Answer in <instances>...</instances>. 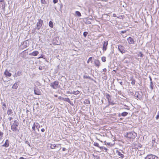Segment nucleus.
<instances>
[{
  "label": "nucleus",
  "mask_w": 159,
  "mask_h": 159,
  "mask_svg": "<svg viewBox=\"0 0 159 159\" xmlns=\"http://www.w3.org/2000/svg\"><path fill=\"white\" fill-rule=\"evenodd\" d=\"M8 119H9V120L10 121H11L12 120V117H9L8 118Z\"/></svg>",
  "instance_id": "obj_56"
},
{
  "label": "nucleus",
  "mask_w": 159,
  "mask_h": 159,
  "mask_svg": "<svg viewBox=\"0 0 159 159\" xmlns=\"http://www.w3.org/2000/svg\"><path fill=\"white\" fill-rule=\"evenodd\" d=\"M41 2L43 4H45L46 2L45 0H41Z\"/></svg>",
  "instance_id": "obj_40"
},
{
  "label": "nucleus",
  "mask_w": 159,
  "mask_h": 159,
  "mask_svg": "<svg viewBox=\"0 0 159 159\" xmlns=\"http://www.w3.org/2000/svg\"><path fill=\"white\" fill-rule=\"evenodd\" d=\"M131 84H135V82L134 81H132L131 82Z\"/></svg>",
  "instance_id": "obj_53"
},
{
  "label": "nucleus",
  "mask_w": 159,
  "mask_h": 159,
  "mask_svg": "<svg viewBox=\"0 0 159 159\" xmlns=\"http://www.w3.org/2000/svg\"><path fill=\"white\" fill-rule=\"evenodd\" d=\"M57 147L55 144H51L50 148L51 149H54Z\"/></svg>",
  "instance_id": "obj_28"
},
{
  "label": "nucleus",
  "mask_w": 159,
  "mask_h": 159,
  "mask_svg": "<svg viewBox=\"0 0 159 159\" xmlns=\"http://www.w3.org/2000/svg\"><path fill=\"white\" fill-rule=\"evenodd\" d=\"M118 116L119 117H120L121 116V115L120 113H119L118 114Z\"/></svg>",
  "instance_id": "obj_57"
},
{
  "label": "nucleus",
  "mask_w": 159,
  "mask_h": 159,
  "mask_svg": "<svg viewBox=\"0 0 159 159\" xmlns=\"http://www.w3.org/2000/svg\"><path fill=\"white\" fill-rule=\"evenodd\" d=\"M107 71V69L106 68H104L103 69V72H104L103 73H105V72Z\"/></svg>",
  "instance_id": "obj_45"
},
{
  "label": "nucleus",
  "mask_w": 159,
  "mask_h": 159,
  "mask_svg": "<svg viewBox=\"0 0 159 159\" xmlns=\"http://www.w3.org/2000/svg\"><path fill=\"white\" fill-rule=\"evenodd\" d=\"M3 134V133L2 132L0 131V139H1L2 137Z\"/></svg>",
  "instance_id": "obj_39"
},
{
  "label": "nucleus",
  "mask_w": 159,
  "mask_h": 159,
  "mask_svg": "<svg viewBox=\"0 0 159 159\" xmlns=\"http://www.w3.org/2000/svg\"><path fill=\"white\" fill-rule=\"evenodd\" d=\"M75 13L76 15L77 16H78L79 17H80L81 16L80 13L79 11H76Z\"/></svg>",
  "instance_id": "obj_23"
},
{
  "label": "nucleus",
  "mask_w": 159,
  "mask_h": 159,
  "mask_svg": "<svg viewBox=\"0 0 159 159\" xmlns=\"http://www.w3.org/2000/svg\"><path fill=\"white\" fill-rule=\"evenodd\" d=\"M43 69V67L42 66H39V69L40 70H42Z\"/></svg>",
  "instance_id": "obj_43"
},
{
  "label": "nucleus",
  "mask_w": 159,
  "mask_h": 159,
  "mask_svg": "<svg viewBox=\"0 0 159 159\" xmlns=\"http://www.w3.org/2000/svg\"><path fill=\"white\" fill-rule=\"evenodd\" d=\"M108 45V42L107 41H105L104 42L103 45V50L105 51L107 49V47Z\"/></svg>",
  "instance_id": "obj_9"
},
{
  "label": "nucleus",
  "mask_w": 159,
  "mask_h": 159,
  "mask_svg": "<svg viewBox=\"0 0 159 159\" xmlns=\"http://www.w3.org/2000/svg\"><path fill=\"white\" fill-rule=\"evenodd\" d=\"M128 112H122V113H121V116L125 117L126 116L128 115Z\"/></svg>",
  "instance_id": "obj_24"
},
{
  "label": "nucleus",
  "mask_w": 159,
  "mask_h": 159,
  "mask_svg": "<svg viewBox=\"0 0 159 159\" xmlns=\"http://www.w3.org/2000/svg\"><path fill=\"white\" fill-rule=\"evenodd\" d=\"M114 104V103H113L111 101V103H110V104Z\"/></svg>",
  "instance_id": "obj_62"
},
{
  "label": "nucleus",
  "mask_w": 159,
  "mask_h": 159,
  "mask_svg": "<svg viewBox=\"0 0 159 159\" xmlns=\"http://www.w3.org/2000/svg\"><path fill=\"white\" fill-rule=\"evenodd\" d=\"M123 61L124 63H127L128 62V61L127 60H124Z\"/></svg>",
  "instance_id": "obj_49"
},
{
  "label": "nucleus",
  "mask_w": 159,
  "mask_h": 159,
  "mask_svg": "<svg viewBox=\"0 0 159 159\" xmlns=\"http://www.w3.org/2000/svg\"><path fill=\"white\" fill-rule=\"evenodd\" d=\"M144 55L142 53L140 52H139L138 54V57H142Z\"/></svg>",
  "instance_id": "obj_26"
},
{
  "label": "nucleus",
  "mask_w": 159,
  "mask_h": 159,
  "mask_svg": "<svg viewBox=\"0 0 159 159\" xmlns=\"http://www.w3.org/2000/svg\"><path fill=\"white\" fill-rule=\"evenodd\" d=\"M34 93L36 95H40L41 94V92L38 90H37L35 89H34Z\"/></svg>",
  "instance_id": "obj_19"
},
{
  "label": "nucleus",
  "mask_w": 159,
  "mask_h": 159,
  "mask_svg": "<svg viewBox=\"0 0 159 159\" xmlns=\"http://www.w3.org/2000/svg\"><path fill=\"white\" fill-rule=\"evenodd\" d=\"M66 148H63L62 149V151H65L66 150Z\"/></svg>",
  "instance_id": "obj_55"
},
{
  "label": "nucleus",
  "mask_w": 159,
  "mask_h": 159,
  "mask_svg": "<svg viewBox=\"0 0 159 159\" xmlns=\"http://www.w3.org/2000/svg\"><path fill=\"white\" fill-rule=\"evenodd\" d=\"M41 131L42 132H43L45 131V129H44L43 128L41 129Z\"/></svg>",
  "instance_id": "obj_50"
},
{
  "label": "nucleus",
  "mask_w": 159,
  "mask_h": 159,
  "mask_svg": "<svg viewBox=\"0 0 159 159\" xmlns=\"http://www.w3.org/2000/svg\"><path fill=\"white\" fill-rule=\"evenodd\" d=\"M19 124V122L17 120L14 121V123L11 125V129L15 132H18L19 131L17 127Z\"/></svg>",
  "instance_id": "obj_1"
},
{
  "label": "nucleus",
  "mask_w": 159,
  "mask_h": 159,
  "mask_svg": "<svg viewBox=\"0 0 159 159\" xmlns=\"http://www.w3.org/2000/svg\"><path fill=\"white\" fill-rule=\"evenodd\" d=\"M88 34V33L87 32H84L83 33V35L85 37H86Z\"/></svg>",
  "instance_id": "obj_34"
},
{
  "label": "nucleus",
  "mask_w": 159,
  "mask_h": 159,
  "mask_svg": "<svg viewBox=\"0 0 159 159\" xmlns=\"http://www.w3.org/2000/svg\"><path fill=\"white\" fill-rule=\"evenodd\" d=\"M25 143L28 144L29 146H30V144L29 143V142L28 141H25Z\"/></svg>",
  "instance_id": "obj_47"
},
{
  "label": "nucleus",
  "mask_w": 159,
  "mask_h": 159,
  "mask_svg": "<svg viewBox=\"0 0 159 159\" xmlns=\"http://www.w3.org/2000/svg\"><path fill=\"white\" fill-rule=\"evenodd\" d=\"M25 43H26V42H24V44H25Z\"/></svg>",
  "instance_id": "obj_64"
},
{
  "label": "nucleus",
  "mask_w": 159,
  "mask_h": 159,
  "mask_svg": "<svg viewBox=\"0 0 159 159\" xmlns=\"http://www.w3.org/2000/svg\"><path fill=\"white\" fill-rule=\"evenodd\" d=\"M124 47L120 45L118 46V49L119 51L122 54L124 53L125 52V50L124 49Z\"/></svg>",
  "instance_id": "obj_6"
},
{
  "label": "nucleus",
  "mask_w": 159,
  "mask_h": 159,
  "mask_svg": "<svg viewBox=\"0 0 159 159\" xmlns=\"http://www.w3.org/2000/svg\"><path fill=\"white\" fill-rule=\"evenodd\" d=\"M116 153L118 156L120 157L121 158H123L124 157V156L123 154H121V153L118 150H117L116 151Z\"/></svg>",
  "instance_id": "obj_14"
},
{
  "label": "nucleus",
  "mask_w": 159,
  "mask_h": 159,
  "mask_svg": "<svg viewBox=\"0 0 159 159\" xmlns=\"http://www.w3.org/2000/svg\"><path fill=\"white\" fill-rule=\"evenodd\" d=\"M3 106H5V107L6 106V105L5 103H3Z\"/></svg>",
  "instance_id": "obj_59"
},
{
  "label": "nucleus",
  "mask_w": 159,
  "mask_h": 159,
  "mask_svg": "<svg viewBox=\"0 0 159 159\" xmlns=\"http://www.w3.org/2000/svg\"><path fill=\"white\" fill-rule=\"evenodd\" d=\"M18 86V84L17 82L15 83L12 86V88L16 89Z\"/></svg>",
  "instance_id": "obj_18"
},
{
  "label": "nucleus",
  "mask_w": 159,
  "mask_h": 159,
  "mask_svg": "<svg viewBox=\"0 0 159 159\" xmlns=\"http://www.w3.org/2000/svg\"><path fill=\"white\" fill-rule=\"evenodd\" d=\"M12 110L11 109H9L7 110V114L9 116L10 115H11L13 114Z\"/></svg>",
  "instance_id": "obj_16"
},
{
  "label": "nucleus",
  "mask_w": 159,
  "mask_h": 159,
  "mask_svg": "<svg viewBox=\"0 0 159 159\" xmlns=\"http://www.w3.org/2000/svg\"><path fill=\"white\" fill-rule=\"evenodd\" d=\"M158 157L152 154L148 155L145 158V159H158Z\"/></svg>",
  "instance_id": "obj_5"
},
{
  "label": "nucleus",
  "mask_w": 159,
  "mask_h": 159,
  "mask_svg": "<svg viewBox=\"0 0 159 159\" xmlns=\"http://www.w3.org/2000/svg\"><path fill=\"white\" fill-rule=\"evenodd\" d=\"M49 25L51 28L53 27V25L52 21H49Z\"/></svg>",
  "instance_id": "obj_25"
},
{
  "label": "nucleus",
  "mask_w": 159,
  "mask_h": 159,
  "mask_svg": "<svg viewBox=\"0 0 159 159\" xmlns=\"http://www.w3.org/2000/svg\"><path fill=\"white\" fill-rule=\"evenodd\" d=\"M83 78L84 79H91V78L90 77H89V76H88L86 75H84L83 76Z\"/></svg>",
  "instance_id": "obj_27"
},
{
  "label": "nucleus",
  "mask_w": 159,
  "mask_h": 159,
  "mask_svg": "<svg viewBox=\"0 0 159 159\" xmlns=\"http://www.w3.org/2000/svg\"><path fill=\"white\" fill-rule=\"evenodd\" d=\"M20 159H25L24 157H21L20 158Z\"/></svg>",
  "instance_id": "obj_60"
},
{
  "label": "nucleus",
  "mask_w": 159,
  "mask_h": 159,
  "mask_svg": "<svg viewBox=\"0 0 159 159\" xmlns=\"http://www.w3.org/2000/svg\"><path fill=\"white\" fill-rule=\"evenodd\" d=\"M100 148L101 149H104L105 150H106V151H107V148L103 147H100Z\"/></svg>",
  "instance_id": "obj_36"
},
{
  "label": "nucleus",
  "mask_w": 159,
  "mask_h": 159,
  "mask_svg": "<svg viewBox=\"0 0 159 159\" xmlns=\"http://www.w3.org/2000/svg\"><path fill=\"white\" fill-rule=\"evenodd\" d=\"M34 125H35V127L37 129H38V130L39 131V128L40 127L39 124L37 122H34Z\"/></svg>",
  "instance_id": "obj_17"
},
{
  "label": "nucleus",
  "mask_w": 159,
  "mask_h": 159,
  "mask_svg": "<svg viewBox=\"0 0 159 159\" xmlns=\"http://www.w3.org/2000/svg\"><path fill=\"white\" fill-rule=\"evenodd\" d=\"M159 118V111H158L157 112V115L156 117V120L158 119Z\"/></svg>",
  "instance_id": "obj_35"
},
{
  "label": "nucleus",
  "mask_w": 159,
  "mask_h": 159,
  "mask_svg": "<svg viewBox=\"0 0 159 159\" xmlns=\"http://www.w3.org/2000/svg\"><path fill=\"white\" fill-rule=\"evenodd\" d=\"M67 93H69V94H72V92H70V91H67Z\"/></svg>",
  "instance_id": "obj_51"
},
{
  "label": "nucleus",
  "mask_w": 159,
  "mask_h": 159,
  "mask_svg": "<svg viewBox=\"0 0 159 159\" xmlns=\"http://www.w3.org/2000/svg\"><path fill=\"white\" fill-rule=\"evenodd\" d=\"M4 1V0H0V2H3Z\"/></svg>",
  "instance_id": "obj_61"
},
{
  "label": "nucleus",
  "mask_w": 159,
  "mask_h": 159,
  "mask_svg": "<svg viewBox=\"0 0 159 159\" xmlns=\"http://www.w3.org/2000/svg\"><path fill=\"white\" fill-rule=\"evenodd\" d=\"M153 84L152 82V81H151L150 83V87L151 89H153Z\"/></svg>",
  "instance_id": "obj_29"
},
{
  "label": "nucleus",
  "mask_w": 159,
  "mask_h": 159,
  "mask_svg": "<svg viewBox=\"0 0 159 159\" xmlns=\"http://www.w3.org/2000/svg\"><path fill=\"white\" fill-rule=\"evenodd\" d=\"M106 98L107 99L108 101L109 102V105H110L111 103V97L110 95L108 94H106Z\"/></svg>",
  "instance_id": "obj_10"
},
{
  "label": "nucleus",
  "mask_w": 159,
  "mask_h": 159,
  "mask_svg": "<svg viewBox=\"0 0 159 159\" xmlns=\"http://www.w3.org/2000/svg\"><path fill=\"white\" fill-rule=\"evenodd\" d=\"M95 65L97 67H99L100 65V63L99 60H96L94 61Z\"/></svg>",
  "instance_id": "obj_11"
},
{
  "label": "nucleus",
  "mask_w": 159,
  "mask_h": 159,
  "mask_svg": "<svg viewBox=\"0 0 159 159\" xmlns=\"http://www.w3.org/2000/svg\"><path fill=\"white\" fill-rule=\"evenodd\" d=\"M80 93V92L78 90H77L76 91H73L72 92V94H74L75 95H77L78 94Z\"/></svg>",
  "instance_id": "obj_21"
},
{
  "label": "nucleus",
  "mask_w": 159,
  "mask_h": 159,
  "mask_svg": "<svg viewBox=\"0 0 159 159\" xmlns=\"http://www.w3.org/2000/svg\"><path fill=\"white\" fill-rule=\"evenodd\" d=\"M118 82L121 85H122L123 84V83L122 81H121V80H118Z\"/></svg>",
  "instance_id": "obj_38"
},
{
  "label": "nucleus",
  "mask_w": 159,
  "mask_h": 159,
  "mask_svg": "<svg viewBox=\"0 0 159 159\" xmlns=\"http://www.w3.org/2000/svg\"><path fill=\"white\" fill-rule=\"evenodd\" d=\"M58 1V0H53V2L55 4L57 3Z\"/></svg>",
  "instance_id": "obj_44"
},
{
  "label": "nucleus",
  "mask_w": 159,
  "mask_h": 159,
  "mask_svg": "<svg viewBox=\"0 0 159 159\" xmlns=\"http://www.w3.org/2000/svg\"><path fill=\"white\" fill-rule=\"evenodd\" d=\"M152 146H156L157 143L154 139L152 140Z\"/></svg>",
  "instance_id": "obj_20"
},
{
  "label": "nucleus",
  "mask_w": 159,
  "mask_h": 159,
  "mask_svg": "<svg viewBox=\"0 0 159 159\" xmlns=\"http://www.w3.org/2000/svg\"><path fill=\"white\" fill-rule=\"evenodd\" d=\"M105 144L106 145H110V143H106V142H105Z\"/></svg>",
  "instance_id": "obj_48"
},
{
  "label": "nucleus",
  "mask_w": 159,
  "mask_h": 159,
  "mask_svg": "<svg viewBox=\"0 0 159 159\" xmlns=\"http://www.w3.org/2000/svg\"><path fill=\"white\" fill-rule=\"evenodd\" d=\"M38 54V51H36L33 52L32 53H29V55L30 56H36Z\"/></svg>",
  "instance_id": "obj_12"
},
{
  "label": "nucleus",
  "mask_w": 159,
  "mask_h": 159,
  "mask_svg": "<svg viewBox=\"0 0 159 159\" xmlns=\"http://www.w3.org/2000/svg\"><path fill=\"white\" fill-rule=\"evenodd\" d=\"M113 16L114 17H116V15L115 14H113Z\"/></svg>",
  "instance_id": "obj_54"
},
{
  "label": "nucleus",
  "mask_w": 159,
  "mask_h": 159,
  "mask_svg": "<svg viewBox=\"0 0 159 159\" xmlns=\"http://www.w3.org/2000/svg\"><path fill=\"white\" fill-rule=\"evenodd\" d=\"M121 32L122 33H125L126 32V31L125 30H124V31H122Z\"/></svg>",
  "instance_id": "obj_52"
},
{
  "label": "nucleus",
  "mask_w": 159,
  "mask_h": 159,
  "mask_svg": "<svg viewBox=\"0 0 159 159\" xmlns=\"http://www.w3.org/2000/svg\"><path fill=\"white\" fill-rule=\"evenodd\" d=\"M4 74L6 76L8 77H10L11 75V73L9 72L7 70H6L4 72Z\"/></svg>",
  "instance_id": "obj_13"
},
{
  "label": "nucleus",
  "mask_w": 159,
  "mask_h": 159,
  "mask_svg": "<svg viewBox=\"0 0 159 159\" xmlns=\"http://www.w3.org/2000/svg\"><path fill=\"white\" fill-rule=\"evenodd\" d=\"M9 141L8 140H6L5 143L2 145V146L3 147H8L9 146Z\"/></svg>",
  "instance_id": "obj_15"
},
{
  "label": "nucleus",
  "mask_w": 159,
  "mask_h": 159,
  "mask_svg": "<svg viewBox=\"0 0 159 159\" xmlns=\"http://www.w3.org/2000/svg\"><path fill=\"white\" fill-rule=\"evenodd\" d=\"M16 73L17 76H20L22 75V72L21 71H18L17 72V73Z\"/></svg>",
  "instance_id": "obj_30"
},
{
  "label": "nucleus",
  "mask_w": 159,
  "mask_h": 159,
  "mask_svg": "<svg viewBox=\"0 0 159 159\" xmlns=\"http://www.w3.org/2000/svg\"><path fill=\"white\" fill-rule=\"evenodd\" d=\"M127 40L128 42V43L129 44H134V39L131 38V37H129L128 39Z\"/></svg>",
  "instance_id": "obj_8"
},
{
  "label": "nucleus",
  "mask_w": 159,
  "mask_h": 159,
  "mask_svg": "<svg viewBox=\"0 0 159 159\" xmlns=\"http://www.w3.org/2000/svg\"><path fill=\"white\" fill-rule=\"evenodd\" d=\"M54 96H55V97H57V95H54Z\"/></svg>",
  "instance_id": "obj_63"
},
{
  "label": "nucleus",
  "mask_w": 159,
  "mask_h": 159,
  "mask_svg": "<svg viewBox=\"0 0 159 159\" xmlns=\"http://www.w3.org/2000/svg\"><path fill=\"white\" fill-rule=\"evenodd\" d=\"M137 136V134L134 132H130L128 133L125 136L128 138L134 139Z\"/></svg>",
  "instance_id": "obj_2"
},
{
  "label": "nucleus",
  "mask_w": 159,
  "mask_h": 159,
  "mask_svg": "<svg viewBox=\"0 0 159 159\" xmlns=\"http://www.w3.org/2000/svg\"><path fill=\"white\" fill-rule=\"evenodd\" d=\"M135 95H136V97L140 100L142 98L143 95L141 92H135Z\"/></svg>",
  "instance_id": "obj_7"
},
{
  "label": "nucleus",
  "mask_w": 159,
  "mask_h": 159,
  "mask_svg": "<svg viewBox=\"0 0 159 159\" xmlns=\"http://www.w3.org/2000/svg\"><path fill=\"white\" fill-rule=\"evenodd\" d=\"M102 75H104L103 77H102L103 79L104 80H106L107 79V76H105V73H103Z\"/></svg>",
  "instance_id": "obj_32"
},
{
  "label": "nucleus",
  "mask_w": 159,
  "mask_h": 159,
  "mask_svg": "<svg viewBox=\"0 0 159 159\" xmlns=\"http://www.w3.org/2000/svg\"><path fill=\"white\" fill-rule=\"evenodd\" d=\"M94 145L96 146H97L98 148H99L100 147H99V144L98 143H95V144H94Z\"/></svg>",
  "instance_id": "obj_41"
},
{
  "label": "nucleus",
  "mask_w": 159,
  "mask_h": 159,
  "mask_svg": "<svg viewBox=\"0 0 159 159\" xmlns=\"http://www.w3.org/2000/svg\"><path fill=\"white\" fill-rule=\"evenodd\" d=\"M102 61L104 62H105L106 61V58L105 57H102Z\"/></svg>",
  "instance_id": "obj_33"
},
{
  "label": "nucleus",
  "mask_w": 159,
  "mask_h": 159,
  "mask_svg": "<svg viewBox=\"0 0 159 159\" xmlns=\"http://www.w3.org/2000/svg\"><path fill=\"white\" fill-rule=\"evenodd\" d=\"M92 57H90L89 58V59L87 61V63H89L90 61L91 62H92Z\"/></svg>",
  "instance_id": "obj_31"
},
{
  "label": "nucleus",
  "mask_w": 159,
  "mask_h": 159,
  "mask_svg": "<svg viewBox=\"0 0 159 159\" xmlns=\"http://www.w3.org/2000/svg\"><path fill=\"white\" fill-rule=\"evenodd\" d=\"M65 101L68 102V103H70L71 101H70V99L68 98H64V99L63 100Z\"/></svg>",
  "instance_id": "obj_22"
},
{
  "label": "nucleus",
  "mask_w": 159,
  "mask_h": 159,
  "mask_svg": "<svg viewBox=\"0 0 159 159\" xmlns=\"http://www.w3.org/2000/svg\"><path fill=\"white\" fill-rule=\"evenodd\" d=\"M13 76L14 78H16V77L18 76L17 75L16 73L14 75H13Z\"/></svg>",
  "instance_id": "obj_46"
},
{
  "label": "nucleus",
  "mask_w": 159,
  "mask_h": 159,
  "mask_svg": "<svg viewBox=\"0 0 159 159\" xmlns=\"http://www.w3.org/2000/svg\"><path fill=\"white\" fill-rule=\"evenodd\" d=\"M35 125H34V123L33 126H32V129L34 131H35Z\"/></svg>",
  "instance_id": "obj_37"
},
{
  "label": "nucleus",
  "mask_w": 159,
  "mask_h": 159,
  "mask_svg": "<svg viewBox=\"0 0 159 159\" xmlns=\"http://www.w3.org/2000/svg\"><path fill=\"white\" fill-rule=\"evenodd\" d=\"M149 77L150 80L151 82V81H152V78H151V77L150 76H149Z\"/></svg>",
  "instance_id": "obj_58"
},
{
  "label": "nucleus",
  "mask_w": 159,
  "mask_h": 159,
  "mask_svg": "<svg viewBox=\"0 0 159 159\" xmlns=\"http://www.w3.org/2000/svg\"><path fill=\"white\" fill-rule=\"evenodd\" d=\"M59 82L57 81H55L51 83L50 84L51 87L53 89H56L58 87Z\"/></svg>",
  "instance_id": "obj_3"
},
{
  "label": "nucleus",
  "mask_w": 159,
  "mask_h": 159,
  "mask_svg": "<svg viewBox=\"0 0 159 159\" xmlns=\"http://www.w3.org/2000/svg\"><path fill=\"white\" fill-rule=\"evenodd\" d=\"M43 22V20L41 19L39 20L38 22L36 24L37 29L38 30H39L40 29L41 27L42 26Z\"/></svg>",
  "instance_id": "obj_4"
},
{
  "label": "nucleus",
  "mask_w": 159,
  "mask_h": 159,
  "mask_svg": "<svg viewBox=\"0 0 159 159\" xmlns=\"http://www.w3.org/2000/svg\"><path fill=\"white\" fill-rule=\"evenodd\" d=\"M58 99L60 100H64V98H62L61 96H60L58 97Z\"/></svg>",
  "instance_id": "obj_42"
}]
</instances>
